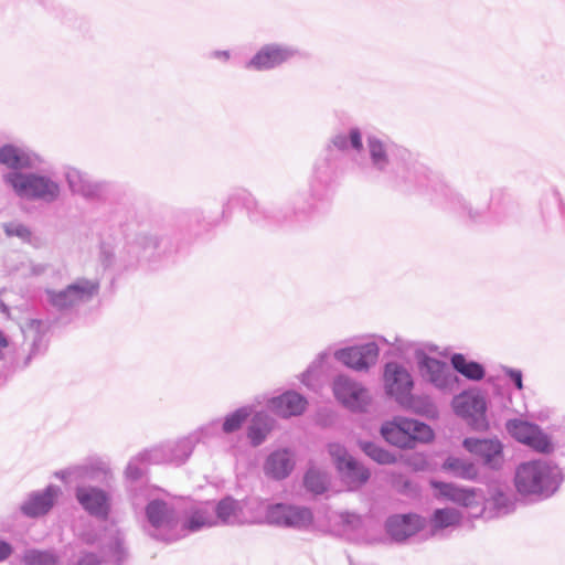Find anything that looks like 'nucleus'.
Instances as JSON below:
<instances>
[{
	"label": "nucleus",
	"instance_id": "nucleus-1",
	"mask_svg": "<svg viewBox=\"0 0 565 565\" xmlns=\"http://www.w3.org/2000/svg\"><path fill=\"white\" fill-rule=\"evenodd\" d=\"M430 484L437 491V498L449 500L466 508L471 518L504 515L514 508L511 493L500 488L493 490L490 499H486L480 489L459 487L436 480H431Z\"/></svg>",
	"mask_w": 565,
	"mask_h": 565
},
{
	"label": "nucleus",
	"instance_id": "nucleus-2",
	"mask_svg": "<svg viewBox=\"0 0 565 565\" xmlns=\"http://www.w3.org/2000/svg\"><path fill=\"white\" fill-rule=\"evenodd\" d=\"M371 168L380 172H392L397 182L413 186H424L428 180L427 169L412 160L403 148L384 142L376 137L367 139Z\"/></svg>",
	"mask_w": 565,
	"mask_h": 565
},
{
	"label": "nucleus",
	"instance_id": "nucleus-3",
	"mask_svg": "<svg viewBox=\"0 0 565 565\" xmlns=\"http://www.w3.org/2000/svg\"><path fill=\"white\" fill-rule=\"evenodd\" d=\"M564 481L563 469L550 459H533L518 466L516 491L523 497L545 500L557 492Z\"/></svg>",
	"mask_w": 565,
	"mask_h": 565
},
{
	"label": "nucleus",
	"instance_id": "nucleus-4",
	"mask_svg": "<svg viewBox=\"0 0 565 565\" xmlns=\"http://www.w3.org/2000/svg\"><path fill=\"white\" fill-rule=\"evenodd\" d=\"M143 495L147 500L145 514L147 520L146 530L154 539L163 542H174L182 539V527L180 526V510L168 500L154 497L149 487L140 490V493L134 494V504L138 505L139 497Z\"/></svg>",
	"mask_w": 565,
	"mask_h": 565
},
{
	"label": "nucleus",
	"instance_id": "nucleus-5",
	"mask_svg": "<svg viewBox=\"0 0 565 565\" xmlns=\"http://www.w3.org/2000/svg\"><path fill=\"white\" fill-rule=\"evenodd\" d=\"M3 183L21 200L53 203L61 196L60 182L47 173L8 171Z\"/></svg>",
	"mask_w": 565,
	"mask_h": 565
},
{
	"label": "nucleus",
	"instance_id": "nucleus-6",
	"mask_svg": "<svg viewBox=\"0 0 565 565\" xmlns=\"http://www.w3.org/2000/svg\"><path fill=\"white\" fill-rule=\"evenodd\" d=\"M391 345L397 350H405L408 344L401 338L388 340L382 335H372L367 341L337 349L333 358L342 365L355 372H367L376 365L381 347Z\"/></svg>",
	"mask_w": 565,
	"mask_h": 565
},
{
	"label": "nucleus",
	"instance_id": "nucleus-7",
	"mask_svg": "<svg viewBox=\"0 0 565 565\" xmlns=\"http://www.w3.org/2000/svg\"><path fill=\"white\" fill-rule=\"evenodd\" d=\"M242 203L247 211L248 217L253 223L280 224L290 221L292 216L305 215L313 209V203L301 204L299 199L294 202L292 209L274 210L260 205L254 195L246 189H235L224 203L223 214L227 212L232 204Z\"/></svg>",
	"mask_w": 565,
	"mask_h": 565
},
{
	"label": "nucleus",
	"instance_id": "nucleus-8",
	"mask_svg": "<svg viewBox=\"0 0 565 565\" xmlns=\"http://www.w3.org/2000/svg\"><path fill=\"white\" fill-rule=\"evenodd\" d=\"M381 435L388 444L404 449L414 448L416 443H429L434 438L430 426L404 416H395L385 422Z\"/></svg>",
	"mask_w": 565,
	"mask_h": 565
},
{
	"label": "nucleus",
	"instance_id": "nucleus-9",
	"mask_svg": "<svg viewBox=\"0 0 565 565\" xmlns=\"http://www.w3.org/2000/svg\"><path fill=\"white\" fill-rule=\"evenodd\" d=\"M54 476L64 483L99 481L108 482L114 473L108 460L102 457H88L83 462L58 470Z\"/></svg>",
	"mask_w": 565,
	"mask_h": 565
},
{
	"label": "nucleus",
	"instance_id": "nucleus-10",
	"mask_svg": "<svg viewBox=\"0 0 565 565\" xmlns=\"http://www.w3.org/2000/svg\"><path fill=\"white\" fill-rule=\"evenodd\" d=\"M99 290L97 280L77 278L60 291L46 290L47 301L58 310H66L90 301Z\"/></svg>",
	"mask_w": 565,
	"mask_h": 565
},
{
	"label": "nucleus",
	"instance_id": "nucleus-11",
	"mask_svg": "<svg viewBox=\"0 0 565 565\" xmlns=\"http://www.w3.org/2000/svg\"><path fill=\"white\" fill-rule=\"evenodd\" d=\"M451 405L456 415L463 418L473 430H488L487 401L481 392H463L454 397Z\"/></svg>",
	"mask_w": 565,
	"mask_h": 565
},
{
	"label": "nucleus",
	"instance_id": "nucleus-12",
	"mask_svg": "<svg viewBox=\"0 0 565 565\" xmlns=\"http://www.w3.org/2000/svg\"><path fill=\"white\" fill-rule=\"evenodd\" d=\"M508 434L518 443L540 454H552L555 444L540 426L531 422L513 418L505 423Z\"/></svg>",
	"mask_w": 565,
	"mask_h": 565
},
{
	"label": "nucleus",
	"instance_id": "nucleus-13",
	"mask_svg": "<svg viewBox=\"0 0 565 565\" xmlns=\"http://www.w3.org/2000/svg\"><path fill=\"white\" fill-rule=\"evenodd\" d=\"M300 55L292 45L273 42L262 45L244 66L257 72L271 71Z\"/></svg>",
	"mask_w": 565,
	"mask_h": 565
},
{
	"label": "nucleus",
	"instance_id": "nucleus-14",
	"mask_svg": "<svg viewBox=\"0 0 565 565\" xmlns=\"http://www.w3.org/2000/svg\"><path fill=\"white\" fill-rule=\"evenodd\" d=\"M332 392L337 401L352 412H365L372 401L369 390L347 374L333 379Z\"/></svg>",
	"mask_w": 565,
	"mask_h": 565
},
{
	"label": "nucleus",
	"instance_id": "nucleus-15",
	"mask_svg": "<svg viewBox=\"0 0 565 565\" xmlns=\"http://www.w3.org/2000/svg\"><path fill=\"white\" fill-rule=\"evenodd\" d=\"M329 454L342 480L351 490L361 487L370 478L369 470L351 457L342 445L338 443L329 444Z\"/></svg>",
	"mask_w": 565,
	"mask_h": 565
},
{
	"label": "nucleus",
	"instance_id": "nucleus-16",
	"mask_svg": "<svg viewBox=\"0 0 565 565\" xmlns=\"http://www.w3.org/2000/svg\"><path fill=\"white\" fill-rule=\"evenodd\" d=\"M75 498L89 515L103 521L108 519L111 511V495L108 491L95 486L78 484Z\"/></svg>",
	"mask_w": 565,
	"mask_h": 565
},
{
	"label": "nucleus",
	"instance_id": "nucleus-17",
	"mask_svg": "<svg viewBox=\"0 0 565 565\" xmlns=\"http://www.w3.org/2000/svg\"><path fill=\"white\" fill-rule=\"evenodd\" d=\"M418 364L422 376L436 388L444 392L457 390L458 377L446 362L424 356Z\"/></svg>",
	"mask_w": 565,
	"mask_h": 565
},
{
	"label": "nucleus",
	"instance_id": "nucleus-18",
	"mask_svg": "<svg viewBox=\"0 0 565 565\" xmlns=\"http://www.w3.org/2000/svg\"><path fill=\"white\" fill-rule=\"evenodd\" d=\"M338 157L332 149L324 150L312 169L310 191L313 196H320L337 179Z\"/></svg>",
	"mask_w": 565,
	"mask_h": 565
},
{
	"label": "nucleus",
	"instance_id": "nucleus-19",
	"mask_svg": "<svg viewBox=\"0 0 565 565\" xmlns=\"http://www.w3.org/2000/svg\"><path fill=\"white\" fill-rule=\"evenodd\" d=\"M385 393L398 403L414 388L413 376L403 364L388 362L383 373Z\"/></svg>",
	"mask_w": 565,
	"mask_h": 565
},
{
	"label": "nucleus",
	"instance_id": "nucleus-20",
	"mask_svg": "<svg viewBox=\"0 0 565 565\" xmlns=\"http://www.w3.org/2000/svg\"><path fill=\"white\" fill-rule=\"evenodd\" d=\"M194 444L188 436L172 441H167L150 448V456L154 465L171 463L182 465L191 456Z\"/></svg>",
	"mask_w": 565,
	"mask_h": 565
},
{
	"label": "nucleus",
	"instance_id": "nucleus-21",
	"mask_svg": "<svg viewBox=\"0 0 565 565\" xmlns=\"http://www.w3.org/2000/svg\"><path fill=\"white\" fill-rule=\"evenodd\" d=\"M41 156L32 150L13 145H4L0 148V163L8 167L10 171L38 169L43 164Z\"/></svg>",
	"mask_w": 565,
	"mask_h": 565
},
{
	"label": "nucleus",
	"instance_id": "nucleus-22",
	"mask_svg": "<svg viewBox=\"0 0 565 565\" xmlns=\"http://www.w3.org/2000/svg\"><path fill=\"white\" fill-rule=\"evenodd\" d=\"M463 447L473 456L480 458L484 466L499 469L503 462V446L498 438H466Z\"/></svg>",
	"mask_w": 565,
	"mask_h": 565
},
{
	"label": "nucleus",
	"instance_id": "nucleus-23",
	"mask_svg": "<svg viewBox=\"0 0 565 565\" xmlns=\"http://www.w3.org/2000/svg\"><path fill=\"white\" fill-rule=\"evenodd\" d=\"M426 526V520L418 514H396L386 520L385 529L395 542H403Z\"/></svg>",
	"mask_w": 565,
	"mask_h": 565
},
{
	"label": "nucleus",
	"instance_id": "nucleus-24",
	"mask_svg": "<svg viewBox=\"0 0 565 565\" xmlns=\"http://www.w3.org/2000/svg\"><path fill=\"white\" fill-rule=\"evenodd\" d=\"M180 526L182 527V537L204 527L215 526L212 502L205 501L192 505L184 520L180 519Z\"/></svg>",
	"mask_w": 565,
	"mask_h": 565
},
{
	"label": "nucleus",
	"instance_id": "nucleus-25",
	"mask_svg": "<svg viewBox=\"0 0 565 565\" xmlns=\"http://www.w3.org/2000/svg\"><path fill=\"white\" fill-rule=\"evenodd\" d=\"M61 490L56 486H49L43 491L31 493L22 503L21 511L26 516H40L47 513L54 505Z\"/></svg>",
	"mask_w": 565,
	"mask_h": 565
},
{
	"label": "nucleus",
	"instance_id": "nucleus-26",
	"mask_svg": "<svg viewBox=\"0 0 565 565\" xmlns=\"http://www.w3.org/2000/svg\"><path fill=\"white\" fill-rule=\"evenodd\" d=\"M307 406V399L295 391H286L268 401V408L280 417L299 416Z\"/></svg>",
	"mask_w": 565,
	"mask_h": 565
},
{
	"label": "nucleus",
	"instance_id": "nucleus-27",
	"mask_svg": "<svg viewBox=\"0 0 565 565\" xmlns=\"http://www.w3.org/2000/svg\"><path fill=\"white\" fill-rule=\"evenodd\" d=\"M65 180L72 193L85 199H98L104 191L100 183L94 182L86 173L75 168L66 169Z\"/></svg>",
	"mask_w": 565,
	"mask_h": 565
},
{
	"label": "nucleus",
	"instance_id": "nucleus-28",
	"mask_svg": "<svg viewBox=\"0 0 565 565\" xmlns=\"http://www.w3.org/2000/svg\"><path fill=\"white\" fill-rule=\"evenodd\" d=\"M212 511L215 526L244 524V513L241 501L232 497H225L216 503L212 502Z\"/></svg>",
	"mask_w": 565,
	"mask_h": 565
},
{
	"label": "nucleus",
	"instance_id": "nucleus-29",
	"mask_svg": "<svg viewBox=\"0 0 565 565\" xmlns=\"http://www.w3.org/2000/svg\"><path fill=\"white\" fill-rule=\"evenodd\" d=\"M294 467V454L289 449H279L267 457L264 471L267 476L280 480L288 477Z\"/></svg>",
	"mask_w": 565,
	"mask_h": 565
},
{
	"label": "nucleus",
	"instance_id": "nucleus-30",
	"mask_svg": "<svg viewBox=\"0 0 565 565\" xmlns=\"http://www.w3.org/2000/svg\"><path fill=\"white\" fill-rule=\"evenodd\" d=\"M332 149L337 157L339 153L356 152L363 149L362 135L359 128H350L348 131H341L334 135L324 150Z\"/></svg>",
	"mask_w": 565,
	"mask_h": 565
},
{
	"label": "nucleus",
	"instance_id": "nucleus-31",
	"mask_svg": "<svg viewBox=\"0 0 565 565\" xmlns=\"http://www.w3.org/2000/svg\"><path fill=\"white\" fill-rule=\"evenodd\" d=\"M462 514L454 508L436 509L429 519V533L431 536L439 535L448 529L460 524Z\"/></svg>",
	"mask_w": 565,
	"mask_h": 565
},
{
	"label": "nucleus",
	"instance_id": "nucleus-32",
	"mask_svg": "<svg viewBox=\"0 0 565 565\" xmlns=\"http://www.w3.org/2000/svg\"><path fill=\"white\" fill-rule=\"evenodd\" d=\"M275 419L266 412L254 414L247 428V437L254 447L262 445L274 429Z\"/></svg>",
	"mask_w": 565,
	"mask_h": 565
},
{
	"label": "nucleus",
	"instance_id": "nucleus-33",
	"mask_svg": "<svg viewBox=\"0 0 565 565\" xmlns=\"http://www.w3.org/2000/svg\"><path fill=\"white\" fill-rule=\"evenodd\" d=\"M403 409L427 418H436L438 409L431 398L427 395H415L409 392L398 403Z\"/></svg>",
	"mask_w": 565,
	"mask_h": 565
},
{
	"label": "nucleus",
	"instance_id": "nucleus-34",
	"mask_svg": "<svg viewBox=\"0 0 565 565\" xmlns=\"http://www.w3.org/2000/svg\"><path fill=\"white\" fill-rule=\"evenodd\" d=\"M340 533L349 540H360L364 533L365 521L361 515L351 512H341L338 515Z\"/></svg>",
	"mask_w": 565,
	"mask_h": 565
},
{
	"label": "nucleus",
	"instance_id": "nucleus-35",
	"mask_svg": "<svg viewBox=\"0 0 565 565\" xmlns=\"http://www.w3.org/2000/svg\"><path fill=\"white\" fill-rule=\"evenodd\" d=\"M443 468L451 472L454 477L463 480H475L479 475V470L473 462L458 457H448Z\"/></svg>",
	"mask_w": 565,
	"mask_h": 565
},
{
	"label": "nucleus",
	"instance_id": "nucleus-36",
	"mask_svg": "<svg viewBox=\"0 0 565 565\" xmlns=\"http://www.w3.org/2000/svg\"><path fill=\"white\" fill-rule=\"evenodd\" d=\"M3 232L7 237H15L24 244L38 246L39 238L35 236L31 227L18 220H12L2 224Z\"/></svg>",
	"mask_w": 565,
	"mask_h": 565
},
{
	"label": "nucleus",
	"instance_id": "nucleus-37",
	"mask_svg": "<svg viewBox=\"0 0 565 565\" xmlns=\"http://www.w3.org/2000/svg\"><path fill=\"white\" fill-rule=\"evenodd\" d=\"M451 365L454 370L471 381H480L486 374L484 367L480 363L469 361L460 353L451 356Z\"/></svg>",
	"mask_w": 565,
	"mask_h": 565
},
{
	"label": "nucleus",
	"instance_id": "nucleus-38",
	"mask_svg": "<svg viewBox=\"0 0 565 565\" xmlns=\"http://www.w3.org/2000/svg\"><path fill=\"white\" fill-rule=\"evenodd\" d=\"M245 523L266 522L269 504L259 498H248L241 501Z\"/></svg>",
	"mask_w": 565,
	"mask_h": 565
},
{
	"label": "nucleus",
	"instance_id": "nucleus-39",
	"mask_svg": "<svg viewBox=\"0 0 565 565\" xmlns=\"http://www.w3.org/2000/svg\"><path fill=\"white\" fill-rule=\"evenodd\" d=\"M148 463H154L150 456V449L139 452L129 460L125 470V478L130 482L140 481Z\"/></svg>",
	"mask_w": 565,
	"mask_h": 565
},
{
	"label": "nucleus",
	"instance_id": "nucleus-40",
	"mask_svg": "<svg viewBox=\"0 0 565 565\" xmlns=\"http://www.w3.org/2000/svg\"><path fill=\"white\" fill-rule=\"evenodd\" d=\"M287 510L286 527L307 529L311 525L313 515L310 509L287 504Z\"/></svg>",
	"mask_w": 565,
	"mask_h": 565
},
{
	"label": "nucleus",
	"instance_id": "nucleus-41",
	"mask_svg": "<svg viewBox=\"0 0 565 565\" xmlns=\"http://www.w3.org/2000/svg\"><path fill=\"white\" fill-rule=\"evenodd\" d=\"M21 275L25 278H38L45 275H51L52 277H60L61 273L50 263H41L35 262L33 259H29L21 264Z\"/></svg>",
	"mask_w": 565,
	"mask_h": 565
},
{
	"label": "nucleus",
	"instance_id": "nucleus-42",
	"mask_svg": "<svg viewBox=\"0 0 565 565\" xmlns=\"http://www.w3.org/2000/svg\"><path fill=\"white\" fill-rule=\"evenodd\" d=\"M24 565H58L60 556L53 550H26L22 557Z\"/></svg>",
	"mask_w": 565,
	"mask_h": 565
},
{
	"label": "nucleus",
	"instance_id": "nucleus-43",
	"mask_svg": "<svg viewBox=\"0 0 565 565\" xmlns=\"http://www.w3.org/2000/svg\"><path fill=\"white\" fill-rule=\"evenodd\" d=\"M444 198L446 207L459 213L460 215H467L472 220L477 218L480 215L479 210L473 212L470 204L466 203V201L459 193L450 189L445 190Z\"/></svg>",
	"mask_w": 565,
	"mask_h": 565
},
{
	"label": "nucleus",
	"instance_id": "nucleus-44",
	"mask_svg": "<svg viewBox=\"0 0 565 565\" xmlns=\"http://www.w3.org/2000/svg\"><path fill=\"white\" fill-rule=\"evenodd\" d=\"M252 414L253 408L250 406L237 408L225 416L221 427L222 431L225 434L237 431Z\"/></svg>",
	"mask_w": 565,
	"mask_h": 565
},
{
	"label": "nucleus",
	"instance_id": "nucleus-45",
	"mask_svg": "<svg viewBox=\"0 0 565 565\" xmlns=\"http://www.w3.org/2000/svg\"><path fill=\"white\" fill-rule=\"evenodd\" d=\"M330 353L327 351H323L319 353L316 359L310 363V365L307 367V370L301 373L300 375V382L306 385L307 387H313L315 383L318 380L319 373L323 367V364L329 359Z\"/></svg>",
	"mask_w": 565,
	"mask_h": 565
},
{
	"label": "nucleus",
	"instance_id": "nucleus-46",
	"mask_svg": "<svg viewBox=\"0 0 565 565\" xmlns=\"http://www.w3.org/2000/svg\"><path fill=\"white\" fill-rule=\"evenodd\" d=\"M328 484L329 479L327 473L317 468H309L305 475V486L312 493H323L327 490Z\"/></svg>",
	"mask_w": 565,
	"mask_h": 565
},
{
	"label": "nucleus",
	"instance_id": "nucleus-47",
	"mask_svg": "<svg viewBox=\"0 0 565 565\" xmlns=\"http://www.w3.org/2000/svg\"><path fill=\"white\" fill-rule=\"evenodd\" d=\"M220 429L221 422L218 419H214L189 434V437L195 446L199 443H206L211 438L216 437L220 433Z\"/></svg>",
	"mask_w": 565,
	"mask_h": 565
},
{
	"label": "nucleus",
	"instance_id": "nucleus-48",
	"mask_svg": "<svg viewBox=\"0 0 565 565\" xmlns=\"http://www.w3.org/2000/svg\"><path fill=\"white\" fill-rule=\"evenodd\" d=\"M361 448L366 456L381 465H390L396 461V457L374 443H362Z\"/></svg>",
	"mask_w": 565,
	"mask_h": 565
},
{
	"label": "nucleus",
	"instance_id": "nucleus-49",
	"mask_svg": "<svg viewBox=\"0 0 565 565\" xmlns=\"http://www.w3.org/2000/svg\"><path fill=\"white\" fill-rule=\"evenodd\" d=\"M287 504L286 503H276L269 504L267 509V518L266 522L279 526H285L287 520Z\"/></svg>",
	"mask_w": 565,
	"mask_h": 565
},
{
	"label": "nucleus",
	"instance_id": "nucleus-50",
	"mask_svg": "<svg viewBox=\"0 0 565 565\" xmlns=\"http://www.w3.org/2000/svg\"><path fill=\"white\" fill-rule=\"evenodd\" d=\"M110 551H111V558L114 559V562L116 563H120L125 559L126 557V548H125V545H124V539L122 536H120L119 534L116 535L114 537V542L110 546Z\"/></svg>",
	"mask_w": 565,
	"mask_h": 565
},
{
	"label": "nucleus",
	"instance_id": "nucleus-51",
	"mask_svg": "<svg viewBox=\"0 0 565 565\" xmlns=\"http://www.w3.org/2000/svg\"><path fill=\"white\" fill-rule=\"evenodd\" d=\"M146 247L142 246L140 242L130 243L126 247V253L131 259L128 260L129 265H134L136 262L139 260V255L141 249H145Z\"/></svg>",
	"mask_w": 565,
	"mask_h": 565
},
{
	"label": "nucleus",
	"instance_id": "nucleus-52",
	"mask_svg": "<svg viewBox=\"0 0 565 565\" xmlns=\"http://www.w3.org/2000/svg\"><path fill=\"white\" fill-rule=\"evenodd\" d=\"M504 373L511 379L518 390H522V372L520 370L505 367Z\"/></svg>",
	"mask_w": 565,
	"mask_h": 565
},
{
	"label": "nucleus",
	"instance_id": "nucleus-53",
	"mask_svg": "<svg viewBox=\"0 0 565 565\" xmlns=\"http://www.w3.org/2000/svg\"><path fill=\"white\" fill-rule=\"evenodd\" d=\"M99 559L98 557L93 553H86L82 555L77 562V565H98Z\"/></svg>",
	"mask_w": 565,
	"mask_h": 565
},
{
	"label": "nucleus",
	"instance_id": "nucleus-54",
	"mask_svg": "<svg viewBox=\"0 0 565 565\" xmlns=\"http://www.w3.org/2000/svg\"><path fill=\"white\" fill-rule=\"evenodd\" d=\"M12 553V547L9 543L0 541V562L7 559Z\"/></svg>",
	"mask_w": 565,
	"mask_h": 565
},
{
	"label": "nucleus",
	"instance_id": "nucleus-55",
	"mask_svg": "<svg viewBox=\"0 0 565 565\" xmlns=\"http://www.w3.org/2000/svg\"><path fill=\"white\" fill-rule=\"evenodd\" d=\"M45 349V344L41 335H38L32 344L31 354H38Z\"/></svg>",
	"mask_w": 565,
	"mask_h": 565
},
{
	"label": "nucleus",
	"instance_id": "nucleus-56",
	"mask_svg": "<svg viewBox=\"0 0 565 565\" xmlns=\"http://www.w3.org/2000/svg\"><path fill=\"white\" fill-rule=\"evenodd\" d=\"M211 56L213 58L222 60V61H228L231 57L230 51H214L211 53Z\"/></svg>",
	"mask_w": 565,
	"mask_h": 565
},
{
	"label": "nucleus",
	"instance_id": "nucleus-57",
	"mask_svg": "<svg viewBox=\"0 0 565 565\" xmlns=\"http://www.w3.org/2000/svg\"><path fill=\"white\" fill-rule=\"evenodd\" d=\"M102 262L106 267L110 266L113 263L110 253L105 248L102 250Z\"/></svg>",
	"mask_w": 565,
	"mask_h": 565
},
{
	"label": "nucleus",
	"instance_id": "nucleus-58",
	"mask_svg": "<svg viewBox=\"0 0 565 565\" xmlns=\"http://www.w3.org/2000/svg\"><path fill=\"white\" fill-rule=\"evenodd\" d=\"M8 345V340L4 334L0 331V347L6 348Z\"/></svg>",
	"mask_w": 565,
	"mask_h": 565
},
{
	"label": "nucleus",
	"instance_id": "nucleus-59",
	"mask_svg": "<svg viewBox=\"0 0 565 565\" xmlns=\"http://www.w3.org/2000/svg\"><path fill=\"white\" fill-rule=\"evenodd\" d=\"M147 246H151V247H153V248H154V247H156V243L151 241V242H149V243H148V245H147Z\"/></svg>",
	"mask_w": 565,
	"mask_h": 565
},
{
	"label": "nucleus",
	"instance_id": "nucleus-60",
	"mask_svg": "<svg viewBox=\"0 0 565 565\" xmlns=\"http://www.w3.org/2000/svg\"><path fill=\"white\" fill-rule=\"evenodd\" d=\"M85 541H86L87 543H93V541H92L90 539H88V537H87V539H85Z\"/></svg>",
	"mask_w": 565,
	"mask_h": 565
}]
</instances>
